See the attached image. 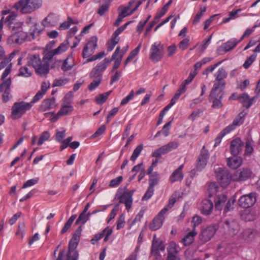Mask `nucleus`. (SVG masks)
Instances as JSON below:
<instances>
[{"label":"nucleus","instance_id":"nucleus-27","mask_svg":"<svg viewBox=\"0 0 260 260\" xmlns=\"http://www.w3.org/2000/svg\"><path fill=\"white\" fill-rule=\"evenodd\" d=\"M201 205L202 213L205 215L210 214L213 208L212 202L210 200L206 199L202 202Z\"/></svg>","mask_w":260,"mask_h":260},{"label":"nucleus","instance_id":"nucleus-49","mask_svg":"<svg viewBox=\"0 0 260 260\" xmlns=\"http://www.w3.org/2000/svg\"><path fill=\"white\" fill-rule=\"evenodd\" d=\"M119 39H115L111 37V39L108 43L107 51L111 52L118 43Z\"/></svg>","mask_w":260,"mask_h":260},{"label":"nucleus","instance_id":"nucleus-32","mask_svg":"<svg viewBox=\"0 0 260 260\" xmlns=\"http://www.w3.org/2000/svg\"><path fill=\"white\" fill-rule=\"evenodd\" d=\"M226 201V195L223 194L218 195L214 200L215 209L217 210H221Z\"/></svg>","mask_w":260,"mask_h":260},{"label":"nucleus","instance_id":"nucleus-53","mask_svg":"<svg viewBox=\"0 0 260 260\" xmlns=\"http://www.w3.org/2000/svg\"><path fill=\"white\" fill-rule=\"evenodd\" d=\"M56 252L57 251L54 250L52 256L54 260H63L64 258H66V251L64 249H62L59 251L57 257H56Z\"/></svg>","mask_w":260,"mask_h":260},{"label":"nucleus","instance_id":"nucleus-6","mask_svg":"<svg viewBox=\"0 0 260 260\" xmlns=\"http://www.w3.org/2000/svg\"><path fill=\"white\" fill-rule=\"evenodd\" d=\"M217 180L223 187H226L233 179V176L229 171L223 168H218L215 171Z\"/></svg>","mask_w":260,"mask_h":260},{"label":"nucleus","instance_id":"nucleus-22","mask_svg":"<svg viewBox=\"0 0 260 260\" xmlns=\"http://www.w3.org/2000/svg\"><path fill=\"white\" fill-rule=\"evenodd\" d=\"M177 244L172 242L168 248V256L167 260H180L178 256L179 250Z\"/></svg>","mask_w":260,"mask_h":260},{"label":"nucleus","instance_id":"nucleus-28","mask_svg":"<svg viewBox=\"0 0 260 260\" xmlns=\"http://www.w3.org/2000/svg\"><path fill=\"white\" fill-rule=\"evenodd\" d=\"M243 116L244 114L242 113H239L234 119L232 123L224 128L225 131H227L228 132L230 133L231 131L235 129L237 126L242 124L243 122Z\"/></svg>","mask_w":260,"mask_h":260},{"label":"nucleus","instance_id":"nucleus-43","mask_svg":"<svg viewBox=\"0 0 260 260\" xmlns=\"http://www.w3.org/2000/svg\"><path fill=\"white\" fill-rule=\"evenodd\" d=\"M94 79L92 82L88 85V89L92 91L95 89L97 87L99 86L102 81V78L100 77H94Z\"/></svg>","mask_w":260,"mask_h":260},{"label":"nucleus","instance_id":"nucleus-15","mask_svg":"<svg viewBox=\"0 0 260 260\" xmlns=\"http://www.w3.org/2000/svg\"><path fill=\"white\" fill-rule=\"evenodd\" d=\"M244 145V142L240 138H236L233 139L231 142L230 147L231 154L236 156L240 154L243 150Z\"/></svg>","mask_w":260,"mask_h":260},{"label":"nucleus","instance_id":"nucleus-64","mask_svg":"<svg viewBox=\"0 0 260 260\" xmlns=\"http://www.w3.org/2000/svg\"><path fill=\"white\" fill-rule=\"evenodd\" d=\"M125 223V217L123 214H121L118 218L117 222V230H119L124 226Z\"/></svg>","mask_w":260,"mask_h":260},{"label":"nucleus","instance_id":"nucleus-58","mask_svg":"<svg viewBox=\"0 0 260 260\" xmlns=\"http://www.w3.org/2000/svg\"><path fill=\"white\" fill-rule=\"evenodd\" d=\"M253 151V148L250 141H247L245 144L244 154L245 155H250Z\"/></svg>","mask_w":260,"mask_h":260},{"label":"nucleus","instance_id":"nucleus-33","mask_svg":"<svg viewBox=\"0 0 260 260\" xmlns=\"http://www.w3.org/2000/svg\"><path fill=\"white\" fill-rule=\"evenodd\" d=\"M75 66L74 58L73 55L71 54L68 57L64 60L63 62L61 67V69L66 72L71 70Z\"/></svg>","mask_w":260,"mask_h":260},{"label":"nucleus","instance_id":"nucleus-11","mask_svg":"<svg viewBox=\"0 0 260 260\" xmlns=\"http://www.w3.org/2000/svg\"><path fill=\"white\" fill-rule=\"evenodd\" d=\"M227 76L225 70L223 68H219L215 75L216 82L214 83L212 88L224 89L225 85V81L224 79L226 78Z\"/></svg>","mask_w":260,"mask_h":260},{"label":"nucleus","instance_id":"nucleus-56","mask_svg":"<svg viewBox=\"0 0 260 260\" xmlns=\"http://www.w3.org/2000/svg\"><path fill=\"white\" fill-rule=\"evenodd\" d=\"M53 15L49 14L48 15L42 22V25L44 27L49 26L50 25H52L53 23L51 21L52 19L53 18Z\"/></svg>","mask_w":260,"mask_h":260},{"label":"nucleus","instance_id":"nucleus-34","mask_svg":"<svg viewBox=\"0 0 260 260\" xmlns=\"http://www.w3.org/2000/svg\"><path fill=\"white\" fill-rule=\"evenodd\" d=\"M163 219L160 215L156 216L149 225V229L151 231H156L159 229L162 224Z\"/></svg>","mask_w":260,"mask_h":260},{"label":"nucleus","instance_id":"nucleus-18","mask_svg":"<svg viewBox=\"0 0 260 260\" xmlns=\"http://www.w3.org/2000/svg\"><path fill=\"white\" fill-rule=\"evenodd\" d=\"M251 171L247 168H243L236 171L233 175V180L237 181H243L248 179L251 175Z\"/></svg>","mask_w":260,"mask_h":260},{"label":"nucleus","instance_id":"nucleus-45","mask_svg":"<svg viewBox=\"0 0 260 260\" xmlns=\"http://www.w3.org/2000/svg\"><path fill=\"white\" fill-rule=\"evenodd\" d=\"M50 137V134L47 131L43 132L39 138L38 142V145L40 146L42 145L44 142L47 141Z\"/></svg>","mask_w":260,"mask_h":260},{"label":"nucleus","instance_id":"nucleus-36","mask_svg":"<svg viewBox=\"0 0 260 260\" xmlns=\"http://www.w3.org/2000/svg\"><path fill=\"white\" fill-rule=\"evenodd\" d=\"M218 186L215 182H211L208 188V193L209 197L215 195L218 191Z\"/></svg>","mask_w":260,"mask_h":260},{"label":"nucleus","instance_id":"nucleus-55","mask_svg":"<svg viewBox=\"0 0 260 260\" xmlns=\"http://www.w3.org/2000/svg\"><path fill=\"white\" fill-rule=\"evenodd\" d=\"M227 131H225V128H224L218 135L216 138L215 140V144L214 147L218 146L221 142V139L223 137H224L225 135L229 134Z\"/></svg>","mask_w":260,"mask_h":260},{"label":"nucleus","instance_id":"nucleus-13","mask_svg":"<svg viewBox=\"0 0 260 260\" xmlns=\"http://www.w3.org/2000/svg\"><path fill=\"white\" fill-rule=\"evenodd\" d=\"M160 42H155L152 45L150 51V58L154 62L160 60L163 56V53L161 50Z\"/></svg>","mask_w":260,"mask_h":260},{"label":"nucleus","instance_id":"nucleus-4","mask_svg":"<svg viewBox=\"0 0 260 260\" xmlns=\"http://www.w3.org/2000/svg\"><path fill=\"white\" fill-rule=\"evenodd\" d=\"M32 107L31 103L23 101L15 102L12 107L11 117L13 119L21 117L27 110Z\"/></svg>","mask_w":260,"mask_h":260},{"label":"nucleus","instance_id":"nucleus-60","mask_svg":"<svg viewBox=\"0 0 260 260\" xmlns=\"http://www.w3.org/2000/svg\"><path fill=\"white\" fill-rule=\"evenodd\" d=\"M67 79H56L52 83V87L60 86L66 84L68 82Z\"/></svg>","mask_w":260,"mask_h":260},{"label":"nucleus","instance_id":"nucleus-24","mask_svg":"<svg viewBox=\"0 0 260 260\" xmlns=\"http://www.w3.org/2000/svg\"><path fill=\"white\" fill-rule=\"evenodd\" d=\"M17 17V14L14 12H12L8 16L5 20V22L7 24V25L10 30H15V28H21L22 24L20 22H14Z\"/></svg>","mask_w":260,"mask_h":260},{"label":"nucleus","instance_id":"nucleus-17","mask_svg":"<svg viewBox=\"0 0 260 260\" xmlns=\"http://www.w3.org/2000/svg\"><path fill=\"white\" fill-rule=\"evenodd\" d=\"M134 192L135 190L125 191L118 198L120 203L125 204V208L127 211H128L132 207L133 203L132 197Z\"/></svg>","mask_w":260,"mask_h":260},{"label":"nucleus","instance_id":"nucleus-7","mask_svg":"<svg viewBox=\"0 0 260 260\" xmlns=\"http://www.w3.org/2000/svg\"><path fill=\"white\" fill-rule=\"evenodd\" d=\"M21 28H15V30H10L11 35L8 38L7 42L9 44H21L26 38L25 34L21 30Z\"/></svg>","mask_w":260,"mask_h":260},{"label":"nucleus","instance_id":"nucleus-21","mask_svg":"<svg viewBox=\"0 0 260 260\" xmlns=\"http://www.w3.org/2000/svg\"><path fill=\"white\" fill-rule=\"evenodd\" d=\"M165 249L162 242L156 238L155 235H154L151 248V254L157 256L159 255V251H163Z\"/></svg>","mask_w":260,"mask_h":260},{"label":"nucleus","instance_id":"nucleus-38","mask_svg":"<svg viewBox=\"0 0 260 260\" xmlns=\"http://www.w3.org/2000/svg\"><path fill=\"white\" fill-rule=\"evenodd\" d=\"M76 217L77 215L76 214L73 215L70 217V218L68 220V221L65 223L64 226L60 232L61 234H64L68 231V230L71 226L73 221L75 220Z\"/></svg>","mask_w":260,"mask_h":260},{"label":"nucleus","instance_id":"nucleus-41","mask_svg":"<svg viewBox=\"0 0 260 260\" xmlns=\"http://www.w3.org/2000/svg\"><path fill=\"white\" fill-rule=\"evenodd\" d=\"M143 149V144H140L134 150L133 153L131 156L130 159L134 161L137 159V158L139 156L141 152H142V150Z\"/></svg>","mask_w":260,"mask_h":260},{"label":"nucleus","instance_id":"nucleus-3","mask_svg":"<svg viewBox=\"0 0 260 260\" xmlns=\"http://www.w3.org/2000/svg\"><path fill=\"white\" fill-rule=\"evenodd\" d=\"M222 228L225 234L235 236L240 230V225L235 218L229 217L224 219L222 224Z\"/></svg>","mask_w":260,"mask_h":260},{"label":"nucleus","instance_id":"nucleus-61","mask_svg":"<svg viewBox=\"0 0 260 260\" xmlns=\"http://www.w3.org/2000/svg\"><path fill=\"white\" fill-rule=\"evenodd\" d=\"M134 96V90H131L128 95H127L125 98H123L120 103V105L123 106L126 105L128 102L131 100Z\"/></svg>","mask_w":260,"mask_h":260},{"label":"nucleus","instance_id":"nucleus-31","mask_svg":"<svg viewBox=\"0 0 260 260\" xmlns=\"http://www.w3.org/2000/svg\"><path fill=\"white\" fill-rule=\"evenodd\" d=\"M183 168V165L180 166L178 169L175 170L170 177L169 180L172 183L180 181L183 178V175L182 170Z\"/></svg>","mask_w":260,"mask_h":260},{"label":"nucleus","instance_id":"nucleus-14","mask_svg":"<svg viewBox=\"0 0 260 260\" xmlns=\"http://www.w3.org/2000/svg\"><path fill=\"white\" fill-rule=\"evenodd\" d=\"M209 157L208 151L203 146L199 157L197 160L196 168L198 171H201L206 166Z\"/></svg>","mask_w":260,"mask_h":260},{"label":"nucleus","instance_id":"nucleus-48","mask_svg":"<svg viewBox=\"0 0 260 260\" xmlns=\"http://www.w3.org/2000/svg\"><path fill=\"white\" fill-rule=\"evenodd\" d=\"M88 220V218L86 217V213H81L75 222V224L81 223L80 225L82 226Z\"/></svg>","mask_w":260,"mask_h":260},{"label":"nucleus","instance_id":"nucleus-59","mask_svg":"<svg viewBox=\"0 0 260 260\" xmlns=\"http://www.w3.org/2000/svg\"><path fill=\"white\" fill-rule=\"evenodd\" d=\"M109 8V4L108 3H105L102 4L99 7L98 11L97 13L100 16L103 15L108 10Z\"/></svg>","mask_w":260,"mask_h":260},{"label":"nucleus","instance_id":"nucleus-16","mask_svg":"<svg viewBox=\"0 0 260 260\" xmlns=\"http://www.w3.org/2000/svg\"><path fill=\"white\" fill-rule=\"evenodd\" d=\"M237 45V39L232 38L222 44L217 49V53L220 55L233 50Z\"/></svg>","mask_w":260,"mask_h":260},{"label":"nucleus","instance_id":"nucleus-1","mask_svg":"<svg viewBox=\"0 0 260 260\" xmlns=\"http://www.w3.org/2000/svg\"><path fill=\"white\" fill-rule=\"evenodd\" d=\"M42 0H20L15 3L13 8L19 10L21 14L31 13L39 9Z\"/></svg>","mask_w":260,"mask_h":260},{"label":"nucleus","instance_id":"nucleus-62","mask_svg":"<svg viewBox=\"0 0 260 260\" xmlns=\"http://www.w3.org/2000/svg\"><path fill=\"white\" fill-rule=\"evenodd\" d=\"M189 39L188 38H185L183 39L179 43L178 47L179 49L182 50H185L189 44Z\"/></svg>","mask_w":260,"mask_h":260},{"label":"nucleus","instance_id":"nucleus-5","mask_svg":"<svg viewBox=\"0 0 260 260\" xmlns=\"http://www.w3.org/2000/svg\"><path fill=\"white\" fill-rule=\"evenodd\" d=\"M224 93L223 89L212 88L209 96V101L212 103L213 108L220 109L223 107L221 100L223 98Z\"/></svg>","mask_w":260,"mask_h":260},{"label":"nucleus","instance_id":"nucleus-40","mask_svg":"<svg viewBox=\"0 0 260 260\" xmlns=\"http://www.w3.org/2000/svg\"><path fill=\"white\" fill-rule=\"evenodd\" d=\"M197 234L194 231H191L187 234L183 239L182 241L184 245H189L192 243L193 241V237Z\"/></svg>","mask_w":260,"mask_h":260},{"label":"nucleus","instance_id":"nucleus-52","mask_svg":"<svg viewBox=\"0 0 260 260\" xmlns=\"http://www.w3.org/2000/svg\"><path fill=\"white\" fill-rule=\"evenodd\" d=\"M25 228V225L24 222L19 223L16 234L20 236L21 238H23L24 235Z\"/></svg>","mask_w":260,"mask_h":260},{"label":"nucleus","instance_id":"nucleus-10","mask_svg":"<svg viewBox=\"0 0 260 260\" xmlns=\"http://www.w3.org/2000/svg\"><path fill=\"white\" fill-rule=\"evenodd\" d=\"M179 144L177 142H171L166 145L157 149L152 154V156L159 158L161 155H164L177 148Z\"/></svg>","mask_w":260,"mask_h":260},{"label":"nucleus","instance_id":"nucleus-46","mask_svg":"<svg viewBox=\"0 0 260 260\" xmlns=\"http://www.w3.org/2000/svg\"><path fill=\"white\" fill-rule=\"evenodd\" d=\"M197 74V72L195 71H191L187 78L181 84V85H184V88H186V86L189 84L195 77Z\"/></svg>","mask_w":260,"mask_h":260},{"label":"nucleus","instance_id":"nucleus-2","mask_svg":"<svg viewBox=\"0 0 260 260\" xmlns=\"http://www.w3.org/2000/svg\"><path fill=\"white\" fill-rule=\"evenodd\" d=\"M28 56L27 66L33 67L37 74L43 76L49 73V66L48 63L42 64L39 55H29Z\"/></svg>","mask_w":260,"mask_h":260},{"label":"nucleus","instance_id":"nucleus-39","mask_svg":"<svg viewBox=\"0 0 260 260\" xmlns=\"http://www.w3.org/2000/svg\"><path fill=\"white\" fill-rule=\"evenodd\" d=\"M76 217L77 215L76 214L73 215L70 217V218L68 220V221L65 223L64 226L60 232L61 234H64L68 231V230L71 226L73 221L75 220Z\"/></svg>","mask_w":260,"mask_h":260},{"label":"nucleus","instance_id":"nucleus-25","mask_svg":"<svg viewBox=\"0 0 260 260\" xmlns=\"http://www.w3.org/2000/svg\"><path fill=\"white\" fill-rule=\"evenodd\" d=\"M74 110L73 107L70 104L62 103L61 107L58 113L52 118V121L54 122L63 115H66L71 113Z\"/></svg>","mask_w":260,"mask_h":260},{"label":"nucleus","instance_id":"nucleus-37","mask_svg":"<svg viewBox=\"0 0 260 260\" xmlns=\"http://www.w3.org/2000/svg\"><path fill=\"white\" fill-rule=\"evenodd\" d=\"M112 90H110L104 93L100 94L98 96L96 97L95 101L98 104L102 105L106 102L109 95L112 92Z\"/></svg>","mask_w":260,"mask_h":260},{"label":"nucleus","instance_id":"nucleus-63","mask_svg":"<svg viewBox=\"0 0 260 260\" xmlns=\"http://www.w3.org/2000/svg\"><path fill=\"white\" fill-rule=\"evenodd\" d=\"M171 121H169L167 123H166L163 126L161 132V133L165 136V137H167L169 134V132H170V127H171Z\"/></svg>","mask_w":260,"mask_h":260},{"label":"nucleus","instance_id":"nucleus-57","mask_svg":"<svg viewBox=\"0 0 260 260\" xmlns=\"http://www.w3.org/2000/svg\"><path fill=\"white\" fill-rule=\"evenodd\" d=\"M123 180V177L121 176H118V177L112 179L109 184V186L111 187H115L119 185V184L122 182Z\"/></svg>","mask_w":260,"mask_h":260},{"label":"nucleus","instance_id":"nucleus-30","mask_svg":"<svg viewBox=\"0 0 260 260\" xmlns=\"http://www.w3.org/2000/svg\"><path fill=\"white\" fill-rule=\"evenodd\" d=\"M55 107V99L54 98L44 100L41 103L40 109L42 111L49 110Z\"/></svg>","mask_w":260,"mask_h":260},{"label":"nucleus","instance_id":"nucleus-47","mask_svg":"<svg viewBox=\"0 0 260 260\" xmlns=\"http://www.w3.org/2000/svg\"><path fill=\"white\" fill-rule=\"evenodd\" d=\"M154 188L149 186L147 191L142 197V200L147 201L150 199L154 193Z\"/></svg>","mask_w":260,"mask_h":260},{"label":"nucleus","instance_id":"nucleus-23","mask_svg":"<svg viewBox=\"0 0 260 260\" xmlns=\"http://www.w3.org/2000/svg\"><path fill=\"white\" fill-rule=\"evenodd\" d=\"M257 98V95L250 98L247 93H244L239 96V101L243 107L248 109L256 101Z\"/></svg>","mask_w":260,"mask_h":260},{"label":"nucleus","instance_id":"nucleus-35","mask_svg":"<svg viewBox=\"0 0 260 260\" xmlns=\"http://www.w3.org/2000/svg\"><path fill=\"white\" fill-rule=\"evenodd\" d=\"M159 180V175L157 172H154L152 174L149 175V186L152 187L158 184Z\"/></svg>","mask_w":260,"mask_h":260},{"label":"nucleus","instance_id":"nucleus-12","mask_svg":"<svg viewBox=\"0 0 260 260\" xmlns=\"http://www.w3.org/2000/svg\"><path fill=\"white\" fill-rule=\"evenodd\" d=\"M78 242L70 240L68 251H66V258L65 260H78L79 258V252L77 250Z\"/></svg>","mask_w":260,"mask_h":260},{"label":"nucleus","instance_id":"nucleus-54","mask_svg":"<svg viewBox=\"0 0 260 260\" xmlns=\"http://www.w3.org/2000/svg\"><path fill=\"white\" fill-rule=\"evenodd\" d=\"M69 47V43L67 41H65L61 43L57 48L55 49L56 52L58 54L64 52Z\"/></svg>","mask_w":260,"mask_h":260},{"label":"nucleus","instance_id":"nucleus-51","mask_svg":"<svg viewBox=\"0 0 260 260\" xmlns=\"http://www.w3.org/2000/svg\"><path fill=\"white\" fill-rule=\"evenodd\" d=\"M256 57V55L254 54H252L251 56H250L244 63L243 67L246 69L249 68L252 63V62L255 60Z\"/></svg>","mask_w":260,"mask_h":260},{"label":"nucleus","instance_id":"nucleus-20","mask_svg":"<svg viewBox=\"0 0 260 260\" xmlns=\"http://www.w3.org/2000/svg\"><path fill=\"white\" fill-rule=\"evenodd\" d=\"M216 231V228L215 225L206 227L202 230L200 235V240L204 243L209 241L214 235Z\"/></svg>","mask_w":260,"mask_h":260},{"label":"nucleus","instance_id":"nucleus-8","mask_svg":"<svg viewBox=\"0 0 260 260\" xmlns=\"http://www.w3.org/2000/svg\"><path fill=\"white\" fill-rule=\"evenodd\" d=\"M256 201L255 193L251 192L242 196L238 200V205L241 208H248L252 207Z\"/></svg>","mask_w":260,"mask_h":260},{"label":"nucleus","instance_id":"nucleus-26","mask_svg":"<svg viewBox=\"0 0 260 260\" xmlns=\"http://www.w3.org/2000/svg\"><path fill=\"white\" fill-rule=\"evenodd\" d=\"M256 235V232L253 229L247 228L245 229L240 234V237L242 239L246 242H251Z\"/></svg>","mask_w":260,"mask_h":260},{"label":"nucleus","instance_id":"nucleus-42","mask_svg":"<svg viewBox=\"0 0 260 260\" xmlns=\"http://www.w3.org/2000/svg\"><path fill=\"white\" fill-rule=\"evenodd\" d=\"M11 83V79L10 78L4 80L0 85V92L10 89Z\"/></svg>","mask_w":260,"mask_h":260},{"label":"nucleus","instance_id":"nucleus-44","mask_svg":"<svg viewBox=\"0 0 260 260\" xmlns=\"http://www.w3.org/2000/svg\"><path fill=\"white\" fill-rule=\"evenodd\" d=\"M43 29L44 27H41L39 24L37 23H35L34 28L31 32L32 38L34 39L36 36H39Z\"/></svg>","mask_w":260,"mask_h":260},{"label":"nucleus","instance_id":"nucleus-9","mask_svg":"<svg viewBox=\"0 0 260 260\" xmlns=\"http://www.w3.org/2000/svg\"><path fill=\"white\" fill-rule=\"evenodd\" d=\"M97 42L96 37L92 36L90 38L83 49L82 56L83 58H87L94 53V50L98 46Z\"/></svg>","mask_w":260,"mask_h":260},{"label":"nucleus","instance_id":"nucleus-19","mask_svg":"<svg viewBox=\"0 0 260 260\" xmlns=\"http://www.w3.org/2000/svg\"><path fill=\"white\" fill-rule=\"evenodd\" d=\"M109 62L105 61V58L99 63L90 73V77H100L102 78V73L106 69Z\"/></svg>","mask_w":260,"mask_h":260},{"label":"nucleus","instance_id":"nucleus-29","mask_svg":"<svg viewBox=\"0 0 260 260\" xmlns=\"http://www.w3.org/2000/svg\"><path fill=\"white\" fill-rule=\"evenodd\" d=\"M242 158L236 155L229 157L228 159L227 165L230 168L233 169H236L242 165Z\"/></svg>","mask_w":260,"mask_h":260},{"label":"nucleus","instance_id":"nucleus-50","mask_svg":"<svg viewBox=\"0 0 260 260\" xmlns=\"http://www.w3.org/2000/svg\"><path fill=\"white\" fill-rule=\"evenodd\" d=\"M31 75V72L29 70L28 68L26 66L21 67L19 69V73L18 74V76H19L28 77H30Z\"/></svg>","mask_w":260,"mask_h":260}]
</instances>
